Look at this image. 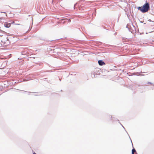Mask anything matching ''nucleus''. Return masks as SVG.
I'll return each instance as SVG.
<instances>
[{
    "mask_svg": "<svg viewBox=\"0 0 154 154\" xmlns=\"http://www.w3.org/2000/svg\"><path fill=\"white\" fill-rule=\"evenodd\" d=\"M138 10L140 11L143 13H146L148 11L150 8L149 3L146 2L145 3L142 7H138L137 8Z\"/></svg>",
    "mask_w": 154,
    "mask_h": 154,
    "instance_id": "1",
    "label": "nucleus"
},
{
    "mask_svg": "<svg viewBox=\"0 0 154 154\" xmlns=\"http://www.w3.org/2000/svg\"><path fill=\"white\" fill-rule=\"evenodd\" d=\"M128 25H127L126 27L128 28V29H129V31L131 32V33H133V31H134V30L133 29H132V28L133 27L134 29H135V27L134 25H133V24H131V26H130V28H131V29L132 31L131 30V29H129L128 26Z\"/></svg>",
    "mask_w": 154,
    "mask_h": 154,
    "instance_id": "2",
    "label": "nucleus"
},
{
    "mask_svg": "<svg viewBox=\"0 0 154 154\" xmlns=\"http://www.w3.org/2000/svg\"><path fill=\"white\" fill-rule=\"evenodd\" d=\"M11 23H8V22H5L4 23V25L5 27L8 28L11 26Z\"/></svg>",
    "mask_w": 154,
    "mask_h": 154,
    "instance_id": "3",
    "label": "nucleus"
},
{
    "mask_svg": "<svg viewBox=\"0 0 154 154\" xmlns=\"http://www.w3.org/2000/svg\"><path fill=\"white\" fill-rule=\"evenodd\" d=\"M138 85H136V84H133L132 85H130V87L132 90H133L135 89V87L137 88V87H138Z\"/></svg>",
    "mask_w": 154,
    "mask_h": 154,
    "instance_id": "4",
    "label": "nucleus"
},
{
    "mask_svg": "<svg viewBox=\"0 0 154 154\" xmlns=\"http://www.w3.org/2000/svg\"><path fill=\"white\" fill-rule=\"evenodd\" d=\"M98 63L100 66H103L105 65V63L103 60H99L98 61Z\"/></svg>",
    "mask_w": 154,
    "mask_h": 154,
    "instance_id": "5",
    "label": "nucleus"
},
{
    "mask_svg": "<svg viewBox=\"0 0 154 154\" xmlns=\"http://www.w3.org/2000/svg\"><path fill=\"white\" fill-rule=\"evenodd\" d=\"M21 54L23 55H28V54H29V53L28 52L25 51H22L21 52Z\"/></svg>",
    "mask_w": 154,
    "mask_h": 154,
    "instance_id": "6",
    "label": "nucleus"
},
{
    "mask_svg": "<svg viewBox=\"0 0 154 154\" xmlns=\"http://www.w3.org/2000/svg\"><path fill=\"white\" fill-rule=\"evenodd\" d=\"M5 33V32L4 31L0 30V36H3V35Z\"/></svg>",
    "mask_w": 154,
    "mask_h": 154,
    "instance_id": "7",
    "label": "nucleus"
},
{
    "mask_svg": "<svg viewBox=\"0 0 154 154\" xmlns=\"http://www.w3.org/2000/svg\"><path fill=\"white\" fill-rule=\"evenodd\" d=\"M134 152H136V150L133 147V148L132 150V154H134ZM136 154H137V152H136Z\"/></svg>",
    "mask_w": 154,
    "mask_h": 154,
    "instance_id": "8",
    "label": "nucleus"
},
{
    "mask_svg": "<svg viewBox=\"0 0 154 154\" xmlns=\"http://www.w3.org/2000/svg\"><path fill=\"white\" fill-rule=\"evenodd\" d=\"M95 72H94V73L93 74L92 73L91 76L92 78L93 77L94 78L95 76Z\"/></svg>",
    "mask_w": 154,
    "mask_h": 154,
    "instance_id": "9",
    "label": "nucleus"
},
{
    "mask_svg": "<svg viewBox=\"0 0 154 154\" xmlns=\"http://www.w3.org/2000/svg\"><path fill=\"white\" fill-rule=\"evenodd\" d=\"M111 118H112V120L113 121H117V120L119 121L117 119H113V118H112V116H111Z\"/></svg>",
    "mask_w": 154,
    "mask_h": 154,
    "instance_id": "10",
    "label": "nucleus"
},
{
    "mask_svg": "<svg viewBox=\"0 0 154 154\" xmlns=\"http://www.w3.org/2000/svg\"><path fill=\"white\" fill-rule=\"evenodd\" d=\"M34 93H37V94H35L34 95H35V96H37V95H40V94H39L40 93L39 92H34Z\"/></svg>",
    "mask_w": 154,
    "mask_h": 154,
    "instance_id": "11",
    "label": "nucleus"
},
{
    "mask_svg": "<svg viewBox=\"0 0 154 154\" xmlns=\"http://www.w3.org/2000/svg\"><path fill=\"white\" fill-rule=\"evenodd\" d=\"M147 84H150L152 85L153 86H154V85H153V84H152V83L150 82H148Z\"/></svg>",
    "mask_w": 154,
    "mask_h": 154,
    "instance_id": "12",
    "label": "nucleus"
},
{
    "mask_svg": "<svg viewBox=\"0 0 154 154\" xmlns=\"http://www.w3.org/2000/svg\"><path fill=\"white\" fill-rule=\"evenodd\" d=\"M126 14L127 15L128 17L129 18V16H130V15H129L128 14L126 13Z\"/></svg>",
    "mask_w": 154,
    "mask_h": 154,
    "instance_id": "13",
    "label": "nucleus"
},
{
    "mask_svg": "<svg viewBox=\"0 0 154 154\" xmlns=\"http://www.w3.org/2000/svg\"><path fill=\"white\" fill-rule=\"evenodd\" d=\"M77 5V3H76L75 4H74V9H75V7Z\"/></svg>",
    "mask_w": 154,
    "mask_h": 154,
    "instance_id": "14",
    "label": "nucleus"
},
{
    "mask_svg": "<svg viewBox=\"0 0 154 154\" xmlns=\"http://www.w3.org/2000/svg\"><path fill=\"white\" fill-rule=\"evenodd\" d=\"M120 124H121V125L122 126V127L123 128L125 129V128L123 127V126L122 125V124H121V123H120Z\"/></svg>",
    "mask_w": 154,
    "mask_h": 154,
    "instance_id": "15",
    "label": "nucleus"
},
{
    "mask_svg": "<svg viewBox=\"0 0 154 154\" xmlns=\"http://www.w3.org/2000/svg\"><path fill=\"white\" fill-rule=\"evenodd\" d=\"M14 23V21H13V22H12L11 23V24L12 23L13 24V23Z\"/></svg>",
    "mask_w": 154,
    "mask_h": 154,
    "instance_id": "16",
    "label": "nucleus"
},
{
    "mask_svg": "<svg viewBox=\"0 0 154 154\" xmlns=\"http://www.w3.org/2000/svg\"><path fill=\"white\" fill-rule=\"evenodd\" d=\"M1 13H5L6 12H1Z\"/></svg>",
    "mask_w": 154,
    "mask_h": 154,
    "instance_id": "17",
    "label": "nucleus"
},
{
    "mask_svg": "<svg viewBox=\"0 0 154 154\" xmlns=\"http://www.w3.org/2000/svg\"><path fill=\"white\" fill-rule=\"evenodd\" d=\"M135 74H136V73H133V75H135Z\"/></svg>",
    "mask_w": 154,
    "mask_h": 154,
    "instance_id": "18",
    "label": "nucleus"
},
{
    "mask_svg": "<svg viewBox=\"0 0 154 154\" xmlns=\"http://www.w3.org/2000/svg\"><path fill=\"white\" fill-rule=\"evenodd\" d=\"M33 154H37L35 152H34L33 153Z\"/></svg>",
    "mask_w": 154,
    "mask_h": 154,
    "instance_id": "19",
    "label": "nucleus"
},
{
    "mask_svg": "<svg viewBox=\"0 0 154 154\" xmlns=\"http://www.w3.org/2000/svg\"><path fill=\"white\" fill-rule=\"evenodd\" d=\"M47 79V78H45L44 79H45V80H46V79Z\"/></svg>",
    "mask_w": 154,
    "mask_h": 154,
    "instance_id": "20",
    "label": "nucleus"
},
{
    "mask_svg": "<svg viewBox=\"0 0 154 154\" xmlns=\"http://www.w3.org/2000/svg\"><path fill=\"white\" fill-rule=\"evenodd\" d=\"M59 79V80H60V81H61V79Z\"/></svg>",
    "mask_w": 154,
    "mask_h": 154,
    "instance_id": "21",
    "label": "nucleus"
},
{
    "mask_svg": "<svg viewBox=\"0 0 154 154\" xmlns=\"http://www.w3.org/2000/svg\"><path fill=\"white\" fill-rule=\"evenodd\" d=\"M8 7H10V6H8Z\"/></svg>",
    "mask_w": 154,
    "mask_h": 154,
    "instance_id": "22",
    "label": "nucleus"
},
{
    "mask_svg": "<svg viewBox=\"0 0 154 154\" xmlns=\"http://www.w3.org/2000/svg\"><path fill=\"white\" fill-rule=\"evenodd\" d=\"M131 143H132V141H131Z\"/></svg>",
    "mask_w": 154,
    "mask_h": 154,
    "instance_id": "23",
    "label": "nucleus"
}]
</instances>
